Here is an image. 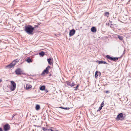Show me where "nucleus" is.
Segmentation results:
<instances>
[{
	"label": "nucleus",
	"instance_id": "473e14b6",
	"mask_svg": "<svg viewBox=\"0 0 131 131\" xmlns=\"http://www.w3.org/2000/svg\"><path fill=\"white\" fill-rule=\"evenodd\" d=\"M0 131H3V129L2 128L0 127Z\"/></svg>",
	"mask_w": 131,
	"mask_h": 131
},
{
	"label": "nucleus",
	"instance_id": "7c9ffc66",
	"mask_svg": "<svg viewBox=\"0 0 131 131\" xmlns=\"http://www.w3.org/2000/svg\"><path fill=\"white\" fill-rule=\"evenodd\" d=\"M47 129V128H45V127H43L42 128V130H43L44 131H46V129Z\"/></svg>",
	"mask_w": 131,
	"mask_h": 131
},
{
	"label": "nucleus",
	"instance_id": "c9c22d12",
	"mask_svg": "<svg viewBox=\"0 0 131 131\" xmlns=\"http://www.w3.org/2000/svg\"><path fill=\"white\" fill-rule=\"evenodd\" d=\"M2 81V80L1 79H0V82H1Z\"/></svg>",
	"mask_w": 131,
	"mask_h": 131
},
{
	"label": "nucleus",
	"instance_id": "9d476101",
	"mask_svg": "<svg viewBox=\"0 0 131 131\" xmlns=\"http://www.w3.org/2000/svg\"><path fill=\"white\" fill-rule=\"evenodd\" d=\"M91 31L93 32H95L96 31V29L95 27H92L91 29Z\"/></svg>",
	"mask_w": 131,
	"mask_h": 131
},
{
	"label": "nucleus",
	"instance_id": "2eb2a0df",
	"mask_svg": "<svg viewBox=\"0 0 131 131\" xmlns=\"http://www.w3.org/2000/svg\"><path fill=\"white\" fill-rule=\"evenodd\" d=\"M40 108V106L39 105L37 104L36 105V109L37 110H39Z\"/></svg>",
	"mask_w": 131,
	"mask_h": 131
},
{
	"label": "nucleus",
	"instance_id": "f704fd0d",
	"mask_svg": "<svg viewBox=\"0 0 131 131\" xmlns=\"http://www.w3.org/2000/svg\"><path fill=\"white\" fill-rule=\"evenodd\" d=\"M109 92V91H106V93H107Z\"/></svg>",
	"mask_w": 131,
	"mask_h": 131
},
{
	"label": "nucleus",
	"instance_id": "9b49d317",
	"mask_svg": "<svg viewBox=\"0 0 131 131\" xmlns=\"http://www.w3.org/2000/svg\"><path fill=\"white\" fill-rule=\"evenodd\" d=\"M118 58L117 57H112L111 60H113L114 61H116L118 60Z\"/></svg>",
	"mask_w": 131,
	"mask_h": 131
},
{
	"label": "nucleus",
	"instance_id": "7ed1b4c3",
	"mask_svg": "<svg viewBox=\"0 0 131 131\" xmlns=\"http://www.w3.org/2000/svg\"><path fill=\"white\" fill-rule=\"evenodd\" d=\"M11 83V86L10 89L12 91L14 90L16 87V84L14 81H12L10 82Z\"/></svg>",
	"mask_w": 131,
	"mask_h": 131
},
{
	"label": "nucleus",
	"instance_id": "bb28decb",
	"mask_svg": "<svg viewBox=\"0 0 131 131\" xmlns=\"http://www.w3.org/2000/svg\"><path fill=\"white\" fill-rule=\"evenodd\" d=\"M75 84L74 82H72V83H71V87L74 86Z\"/></svg>",
	"mask_w": 131,
	"mask_h": 131
},
{
	"label": "nucleus",
	"instance_id": "2f4dec72",
	"mask_svg": "<svg viewBox=\"0 0 131 131\" xmlns=\"http://www.w3.org/2000/svg\"><path fill=\"white\" fill-rule=\"evenodd\" d=\"M46 129V131H52L51 130V128L50 129Z\"/></svg>",
	"mask_w": 131,
	"mask_h": 131
},
{
	"label": "nucleus",
	"instance_id": "4c0bfd02",
	"mask_svg": "<svg viewBox=\"0 0 131 131\" xmlns=\"http://www.w3.org/2000/svg\"><path fill=\"white\" fill-rule=\"evenodd\" d=\"M40 24V23H38V25H39Z\"/></svg>",
	"mask_w": 131,
	"mask_h": 131
},
{
	"label": "nucleus",
	"instance_id": "6ab92c4d",
	"mask_svg": "<svg viewBox=\"0 0 131 131\" xmlns=\"http://www.w3.org/2000/svg\"><path fill=\"white\" fill-rule=\"evenodd\" d=\"M66 83L67 84V85L71 87V82L67 81Z\"/></svg>",
	"mask_w": 131,
	"mask_h": 131
},
{
	"label": "nucleus",
	"instance_id": "6e6552de",
	"mask_svg": "<svg viewBox=\"0 0 131 131\" xmlns=\"http://www.w3.org/2000/svg\"><path fill=\"white\" fill-rule=\"evenodd\" d=\"M123 116V114L122 113H121L119 114L116 118V119L119 120L120 118H122Z\"/></svg>",
	"mask_w": 131,
	"mask_h": 131
},
{
	"label": "nucleus",
	"instance_id": "cd10ccee",
	"mask_svg": "<svg viewBox=\"0 0 131 131\" xmlns=\"http://www.w3.org/2000/svg\"><path fill=\"white\" fill-rule=\"evenodd\" d=\"M121 18L123 20H125L126 19V18H124V17L122 16H121Z\"/></svg>",
	"mask_w": 131,
	"mask_h": 131
},
{
	"label": "nucleus",
	"instance_id": "1a4fd4ad",
	"mask_svg": "<svg viewBox=\"0 0 131 131\" xmlns=\"http://www.w3.org/2000/svg\"><path fill=\"white\" fill-rule=\"evenodd\" d=\"M47 61L48 63L50 64L51 65L52 64V60L51 58H49L47 59Z\"/></svg>",
	"mask_w": 131,
	"mask_h": 131
},
{
	"label": "nucleus",
	"instance_id": "20e7f679",
	"mask_svg": "<svg viewBox=\"0 0 131 131\" xmlns=\"http://www.w3.org/2000/svg\"><path fill=\"white\" fill-rule=\"evenodd\" d=\"M3 129L4 131H8L10 129V126L8 124H5L3 126Z\"/></svg>",
	"mask_w": 131,
	"mask_h": 131
},
{
	"label": "nucleus",
	"instance_id": "5701e85b",
	"mask_svg": "<svg viewBox=\"0 0 131 131\" xmlns=\"http://www.w3.org/2000/svg\"><path fill=\"white\" fill-rule=\"evenodd\" d=\"M59 108H63V109H64V110H69V108L68 107H59Z\"/></svg>",
	"mask_w": 131,
	"mask_h": 131
},
{
	"label": "nucleus",
	"instance_id": "aec40b11",
	"mask_svg": "<svg viewBox=\"0 0 131 131\" xmlns=\"http://www.w3.org/2000/svg\"><path fill=\"white\" fill-rule=\"evenodd\" d=\"M118 38L121 40H123V37L121 36H118Z\"/></svg>",
	"mask_w": 131,
	"mask_h": 131
},
{
	"label": "nucleus",
	"instance_id": "a211bd4d",
	"mask_svg": "<svg viewBox=\"0 0 131 131\" xmlns=\"http://www.w3.org/2000/svg\"><path fill=\"white\" fill-rule=\"evenodd\" d=\"M51 131H57V130L56 128H54L53 127H51Z\"/></svg>",
	"mask_w": 131,
	"mask_h": 131
},
{
	"label": "nucleus",
	"instance_id": "c756f323",
	"mask_svg": "<svg viewBox=\"0 0 131 131\" xmlns=\"http://www.w3.org/2000/svg\"><path fill=\"white\" fill-rule=\"evenodd\" d=\"M102 106H100L99 108V109L97 110V111H100L101 110L102 108Z\"/></svg>",
	"mask_w": 131,
	"mask_h": 131
},
{
	"label": "nucleus",
	"instance_id": "f03ea898",
	"mask_svg": "<svg viewBox=\"0 0 131 131\" xmlns=\"http://www.w3.org/2000/svg\"><path fill=\"white\" fill-rule=\"evenodd\" d=\"M19 61V60L18 59H16L14 60L11 63H10L9 65L6 66V68L10 69L11 68H13L16 64V63Z\"/></svg>",
	"mask_w": 131,
	"mask_h": 131
},
{
	"label": "nucleus",
	"instance_id": "ddd939ff",
	"mask_svg": "<svg viewBox=\"0 0 131 131\" xmlns=\"http://www.w3.org/2000/svg\"><path fill=\"white\" fill-rule=\"evenodd\" d=\"M104 16L108 17L109 16V13L108 12H106L104 14Z\"/></svg>",
	"mask_w": 131,
	"mask_h": 131
},
{
	"label": "nucleus",
	"instance_id": "0eeeda50",
	"mask_svg": "<svg viewBox=\"0 0 131 131\" xmlns=\"http://www.w3.org/2000/svg\"><path fill=\"white\" fill-rule=\"evenodd\" d=\"M75 30L73 29L70 31L69 32V35L70 37L73 36L75 33Z\"/></svg>",
	"mask_w": 131,
	"mask_h": 131
},
{
	"label": "nucleus",
	"instance_id": "c85d7f7f",
	"mask_svg": "<svg viewBox=\"0 0 131 131\" xmlns=\"http://www.w3.org/2000/svg\"><path fill=\"white\" fill-rule=\"evenodd\" d=\"M16 115V114L15 113L14 114H13V116L12 117V119H13V118L14 117V116L15 115Z\"/></svg>",
	"mask_w": 131,
	"mask_h": 131
},
{
	"label": "nucleus",
	"instance_id": "a878e982",
	"mask_svg": "<svg viewBox=\"0 0 131 131\" xmlns=\"http://www.w3.org/2000/svg\"><path fill=\"white\" fill-rule=\"evenodd\" d=\"M26 88L27 89H29L30 88H31V87L29 86L28 85H26Z\"/></svg>",
	"mask_w": 131,
	"mask_h": 131
},
{
	"label": "nucleus",
	"instance_id": "e433bc0d",
	"mask_svg": "<svg viewBox=\"0 0 131 131\" xmlns=\"http://www.w3.org/2000/svg\"><path fill=\"white\" fill-rule=\"evenodd\" d=\"M113 17L114 18H116V16L114 15H113Z\"/></svg>",
	"mask_w": 131,
	"mask_h": 131
},
{
	"label": "nucleus",
	"instance_id": "412c9836",
	"mask_svg": "<svg viewBox=\"0 0 131 131\" xmlns=\"http://www.w3.org/2000/svg\"><path fill=\"white\" fill-rule=\"evenodd\" d=\"M97 73H98V71H96L95 72V77L96 78H97L98 76Z\"/></svg>",
	"mask_w": 131,
	"mask_h": 131
},
{
	"label": "nucleus",
	"instance_id": "b1692460",
	"mask_svg": "<svg viewBox=\"0 0 131 131\" xmlns=\"http://www.w3.org/2000/svg\"><path fill=\"white\" fill-rule=\"evenodd\" d=\"M79 84H78L77 86L76 87H74V88L75 89H74V90H76L77 89H78V87L79 86Z\"/></svg>",
	"mask_w": 131,
	"mask_h": 131
},
{
	"label": "nucleus",
	"instance_id": "4468645a",
	"mask_svg": "<svg viewBox=\"0 0 131 131\" xmlns=\"http://www.w3.org/2000/svg\"><path fill=\"white\" fill-rule=\"evenodd\" d=\"M45 89V86L44 85L42 86L40 88V90L42 91L43 90Z\"/></svg>",
	"mask_w": 131,
	"mask_h": 131
},
{
	"label": "nucleus",
	"instance_id": "f3484780",
	"mask_svg": "<svg viewBox=\"0 0 131 131\" xmlns=\"http://www.w3.org/2000/svg\"><path fill=\"white\" fill-rule=\"evenodd\" d=\"M26 61H27L28 63H30L32 62L31 59L30 58H28L26 60Z\"/></svg>",
	"mask_w": 131,
	"mask_h": 131
},
{
	"label": "nucleus",
	"instance_id": "f257e3e1",
	"mask_svg": "<svg viewBox=\"0 0 131 131\" xmlns=\"http://www.w3.org/2000/svg\"><path fill=\"white\" fill-rule=\"evenodd\" d=\"M25 31L28 34L31 35L34 30V28L30 25H26L25 27Z\"/></svg>",
	"mask_w": 131,
	"mask_h": 131
},
{
	"label": "nucleus",
	"instance_id": "39448f33",
	"mask_svg": "<svg viewBox=\"0 0 131 131\" xmlns=\"http://www.w3.org/2000/svg\"><path fill=\"white\" fill-rule=\"evenodd\" d=\"M50 68V67L49 66L47 67L46 69L44 70L42 72V73L41 74L42 75H44L46 73V74H47L48 73V70L49 68Z\"/></svg>",
	"mask_w": 131,
	"mask_h": 131
},
{
	"label": "nucleus",
	"instance_id": "dca6fc26",
	"mask_svg": "<svg viewBox=\"0 0 131 131\" xmlns=\"http://www.w3.org/2000/svg\"><path fill=\"white\" fill-rule=\"evenodd\" d=\"M45 53L43 51H41L39 53V54L40 56L42 57H43L45 54Z\"/></svg>",
	"mask_w": 131,
	"mask_h": 131
},
{
	"label": "nucleus",
	"instance_id": "72a5a7b5",
	"mask_svg": "<svg viewBox=\"0 0 131 131\" xmlns=\"http://www.w3.org/2000/svg\"><path fill=\"white\" fill-rule=\"evenodd\" d=\"M35 26L36 27H38V25H35Z\"/></svg>",
	"mask_w": 131,
	"mask_h": 131
},
{
	"label": "nucleus",
	"instance_id": "f8f14e48",
	"mask_svg": "<svg viewBox=\"0 0 131 131\" xmlns=\"http://www.w3.org/2000/svg\"><path fill=\"white\" fill-rule=\"evenodd\" d=\"M98 63L99 64H107V63H106V62L105 61H98Z\"/></svg>",
	"mask_w": 131,
	"mask_h": 131
},
{
	"label": "nucleus",
	"instance_id": "4be33fe9",
	"mask_svg": "<svg viewBox=\"0 0 131 131\" xmlns=\"http://www.w3.org/2000/svg\"><path fill=\"white\" fill-rule=\"evenodd\" d=\"M106 57L107 59H109L110 60H111L112 57H111L110 55H107L106 56Z\"/></svg>",
	"mask_w": 131,
	"mask_h": 131
},
{
	"label": "nucleus",
	"instance_id": "393cba45",
	"mask_svg": "<svg viewBox=\"0 0 131 131\" xmlns=\"http://www.w3.org/2000/svg\"><path fill=\"white\" fill-rule=\"evenodd\" d=\"M104 105V102L103 101L102 102L101 104V105L100 106H102L101 107H103Z\"/></svg>",
	"mask_w": 131,
	"mask_h": 131
},
{
	"label": "nucleus",
	"instance_id": "423d86ee",
	"mask_svg": "<svg viewBox=\"0 0 131 131\" xmlns=\"http://www.w3.org/2000/svg\"><path fill=\"white\" fill-rule=\"evenodd\" d=\"M15 72L16 74L18 75H21L23 74L22 71L21 69L20 68H18L15 71Z\"/></svg>",
	"mask_w": 131,
	"mask_h": 131
}]
</instances>
